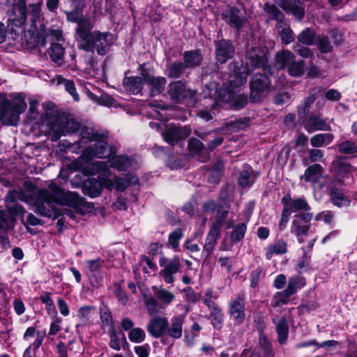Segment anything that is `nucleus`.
I'll list each match as a JSON object with an SVG mask.
<instances>
[{
	"label": "nucleus",
	"mask_w": 357,
	"mask_h": 357,
	"mask_svg": "<svg viewBox=\"0 0 357 357\" xmlns=\"http://www.w3.org/2000/svg\"><path fill=\"white\" fill-rule=\"evenodd\" d=\"M23 186L24 188L15 190L13 195H8L6 202L13 203L17 198L26 203L36 213L43 217L51 218L52 213L54 219L61 216V213L55 204L73 207L82 214L93 209V204L86 202L84 197L74 192H64L54 182L47 188L36 189L34 183L29 181H25Z\"/></svg>",
	"instance_id": "1"
},
{
	"label": "nucleus",
	"mask_w": 357,
	"mask_h": 357,
	"mask_svg": "<svg viewBox=\"0 0 357 357\" xmlns=\"http://www.w3.org/2000/svg\"><path fill=\"white\" fill-rule=\"evenodd\" d=\"M82 140L90 142L91 144L85 148L82 155L73 160L70 165V169L73 171H80L85 176L99 174L102 176L110 175L108 164L105 161L91 162L95 158H107L113 154V149L105 140L107 133L99 132L93 128L84 127L80 132Z\"/></svg>",
	"instance_id": "2"
},
{
	"label": "nucleus",
	"mask_w": 357,
	"mask_h": 357,
	"mask_svg": "<svg viewBox=\"0 0 357 357\" xmlns=\"http://www.w3.org/2000/svg\"><path fill=\"white\" fill-rule=\"evenodd\" d=\"M93 28L92 21L80 22L76 36L78 47L86 52H94L96 50L99 55H106L113 43V34L109 32L92 31Z\"/></svg>",
	"instance_id": "3"
},
{
	"label": "nucleus",
	"mask_w": 357,
	"mask_h": 357,
	"mask_svg": "<svg viewBox=\"0 0 357 357\" xmlns=\"http://www.w3.org/2000/svg\"><path fill=\"white\" fill-rule=\"evenodd\" d=\"M334 178L331 181L327 187L331 202L337 207H348L350 205L349 197L345 195L342 190L338 188L340 185H348L353 182L351 174V167L347 162L337 160L333 162Z\"/></svg>",
	"instance_id": "4"
},
{
	"label": "nucleus",
	"mask_w": 357,
	"mask_h": 357,
	"mask_svg": "<svg viewBox=\"0 0 357 357\" xmlns=\"http://www.w3.org/2000/svg\"><path fill=\"white\" fill-rule=\"evenodd\" d=\"M246 82V75L241 74L238 78L231 77L223 84L220 90L218 97L225 102H231L235 109L243 108L247 104L248 98L244 94L239 93L241 86Z\"/></svg>",
	"instance_id": "5"
},
{
	"label": "nucleus",
	"mask_w": 357,
	"mask_h": 357,
	"mask_svg": "<svg viewBox=\"0 0 357 357\" xmlns=\"http://www.w3.org/2000/svg\"><path fill=\"white\" fill-rule=\"evenodd\" d=\"M267 59L266 53L259 47H254L248 51L244 66H239L236 63H231L229 65L231 70V77L238 78V75L245 74L248 75L257 68H262L266 70Z\"/></svg>",
	"instance_id": "6"
},
{
	"label": "nucleus",
	"mask_w": 357,
	"mask_h": 357,
	"mask_svg": "<svg viewBox=\"0 0 357 357\" xmlns=\"http://www.w3.org/2000/svg\"><path fill=\"white\" fill-rule=\"evenodd\" d=\"M26 109L22 98L17 97L10 102L5 96H0V121L10 126H16L20 114Z\"/></svg>",
	"instance_id": "7"
},
{
	"label": "nucleus",
	"mask_w": 357,
	"mask_h": 357,
	"mask_svg": "<svg viewBox=\"0 0 357 357\" xmlns=\"http://www.w3.org/2000/svg\"><path fill=\"white\" fill-rule=\"evenodd\" d=\"M80 123L74 119L62 115L56 118L50 126L49 131L52 132V141H57L60 137L66 133H73L78 131Z\"/></svg>",
	"instance_id": "8"
},
{
	"label": "nucleus",
	"mask_w": 357,
	"mask_h": 357,
	"mask_svg": "<svg viewBox=\"0 0 357 357\" xmlns=\"http://www.w3.org/2000/svg\"><path fill=\"white\" fill-rule=\"evenodd\" d=\"M159 265L162 268L159 276L166 284H172L175 281L174 275L179 273L181 268L180 257L176 255L172 259H168L162 254L159 259Z\"/></svg>",
	"instance_id": "9"
},
{
	"label": "nucleus",
	"mask_w": 357,
	"mask_h": 357,
	"mask_svg": "<svg viewBox=\"0 0 357 357\" xmlns=\"http://www.w3.org/2000/svg\"><path fill=\"white\" fill-rule=\"evenodd\" d=\"M250 100L252 102H258L268 93L271 82L267 76L256 73L250 81Z\"/></svg>",
	"instance_id": "10"
},
{
	"label": "nucleus",
	"mask_w": 357,
	"mask_h": 357,
	"mask_svg": "<svg viewBox=\"0 0 357 357\" xmlns=\"http://www.w3.org/2000/svg\"><path fill=\"white\" fill-rule=\"evenodd\" d=\"M196 91L186 87L185 83L181 81H176L168 86L167 93L172 102L181 103L183 101L193 102L195 98Z\"/></svg>",
	"instance_id": "11"
},
{
	"label": "nucleus",
	"mask_w": 357,
	"mask_h": 357,
	"mask_svg": "<svg viewBox=\"0 0 357 357\" xmlns=\"http://www.w3.org/2000/svg\"><path fill=\"white\" fill-rule=\"evenodd\" d=\"M312 213H302L294 216L291 226V232L294 234L299 243H304V236H307L310 229V221Z\"/></svg>",
	"instance_id": "12"
},
{
	"label": "nucleus",
	"mask_w": 357,
	"mask_h": 357,
	"mask_svg": "<svg viewBox=\"0 0 357 357\" xmlns=\"http://www.w3.org/2000/svg\"><path fill=\"white\" fill-rule=\"evenodd\" d=\"M10 24L20 27L24 24L27 17V8L25 0H14L11 9L8 11Z\"/></svg>",
	"instance_id": "13"
},
{
	"label": "nucleus",
	"mask_w": 357,
	"mask_h": 357,
	"mask_svg": "<svg viewBox=\"0 0 357 357\" xmlns=\"http://www.w3.org/2000/svg\"><path fill=\"white\" fill-rule=\"evenodd\" d=\"M191 130L188 126H178L175 124L166 126L165 131L162 132L164 140L169 144H174L178 140L188 137Z\"/></svg>",
	"instance_id": "14"
},
{
	"label": "nucleus",
	"mask_w": 357,
	"mask_h": 357,
	"mask_svg": "<svg viewBox=\"0 0 357 357\" xmlns=\"http://www.w3.org/2000/svg\"><path fill=\"white\" fill-rule=\"evenodd\" d=\"M215 47L216 59L220 63H224L232 57L234 47L229 40L225 39L215 40Z\"/></svg>",
	"instance_id": "15"
},
{
	"label": "nucleus",
	"mask_w": 357,
	"mask_h": 357,
	"mask_svg": "<svg viewBox=\"0 0 357 357\" xmlns=\"http://www.w3.org/2000/svg\"><path fill=\"white\" fill-rule=\"evenodd\" d=\"M168 326V320L166 317L155 316L149 321L146 330L151 336L159 338L166 332Z\"/></svg>",
	"instance_id": "16"
},
{
	"label": "nucleus",
	"mask_w": 357,
	"mask_h": 357,
	"mask_svg": "<svg viewBox=\"0 0 357 357\" xmlns=\"http://www.w3.org/2000/svg\"><path fill=\"white\" fill-rule=\"evenodd\" d=\"M222 19L227 24L237 29L244 26L247 22L246 17L242 15L240 10L234 7L225 10Z\"/></svg>",
	"instance_id": "17"
},
{
	"label": "nucleus",
	"mask_w": 357,
	"mask_h": 357,
	"mask_svg": "<svg viewBox=\"0 0 357 357\" xmlns=\"http://www.w3.org/2000/svg\"><path fill=\"white\" fill-rule=\"evenodd\" d=\"M42 1L33 3L29 6L31 12V22L34 30L40 33L45 31V26L43 23L44 17L41 12Z\"/></svg>",
	"instance_id": "18"
},
{
	"label": "nucleus",
	"mask_w": 357,
	"mask_h": 357,
	"mask_svg": "<svg viewBox=\"0 0 357 357\" xmlns=\"http://www.w3.org/2000/svg\"><path fill=\"white\" fill-rule=\"evenodd\" d=\"M229 313L237 323L241 324L245 318V301L241 297L235 298L229 303Z\"/></svg>",
	"instance_id": "19"
},
{
	"label": "nucleus",
	"mask_w": 357,
	"mask_h": 357,
	"mask_svg": "<svg viewBox=\"0 0 357 357\" xmlns=\"http://www.w3.org/2000/svg\"><path fill=\"white\" fill-rule=\"evenodd\" d=\"M280 6L287 13L294 15L298 20L304 17L305 9L298 0H284Z\"/></svg>",
	"instance_id": "20"
},
{
	"label": "nucleus",
	"mask_w": 357,
	"mask_h": 357,
	"mask_svg": "<svg viewBox=\"0 0 357 357\" xmlns=\"http://www.w3.org/2000/svg\"><path fill=\"white\" fill-rule=\"evenodd\" d=\"M305 129L308 132H313L317 130H331V126L326 123V120L320 118L319 116H310L304 124Z\"/></svg>",
	"instance_id": "21"
},
{
	"label": "nucleus",
	"mask_w": 357,
	"mask_h": 357,
	"mask_svg": "<svg viewBox=\"0 0 357 357\" xmlns=\"http://www.w3.org/2000/svg\"><path fill=\"white\" fill-rule=\"evenodd\" d=\"M152 290L162 306L170 305L176 298L174 294L162 286H153Z\"/></svg>",
	"instance_id": "22"
},
{
	"label": "nucleus",
	"mask_w": 357,
	"mask_h": 357,
	"mask_svg": "<svg viewBox=\"0 0 357 357\" xmlns=\"http://www.w3.org/2000/svg\"><path fill=\"white\" fill-rule=\"evenodd\" d=\"M184 319V315L174 316L171 319L170 326L169 328L167 327L166 331L170 337L175 339H178L181 337Z\"/></svg>",
	"instance_id": "23"
},
{
	"label": "nucleus",
	"mask_w": 357,
	"mask_h": 357,
	"mask_svg": "<svg viewBox=\"0 0 357 357\" xmlns=\"http://www.w3.org/2000/svg\"><path fill=\"white\" fill-rule=\"evenodd\" d=\"M102 185L100 183V178H88L85 181L83 186V191L84 194L91 197H96L102 192Z\"/></svg>",
	"instance_id": "24"
},
{
	"label": "nucleus",
	"mask_w": 357,
	"mask_h": 357,
	"mask_svg": "<svg viewBox=\"0 0 357 357\" xmlns=\"http://www.w3.org/2000/svg\"><path fill=\"white\" fill-rule=\"evenodd\" d=\"M107 162H109V168L113 167L118 171H126L132 165V160L124 155L112 157Z\"/></svg>",
	"instance_id": "25"
},
{
	"label": "nucleus",
	"mask_w": 357,
	"mask_h": 357,
	"mask_svg": "<svg viewBox=\"0 0 357 357\" xmlns=\"http://www.w3.org/2000/svg\"><path fill=\"white\" fill-rule=\"evenodd\" d=\"M123 84L127 91L133 94L139 93L143 87L142 78L139 77H125Z\"/></svg>",
	"instance_id": "26"
},
{
	"label": "nucleus",
	"mask_w": 357,
	"mask_h": 357,
	"mask_svg": "<svg viewBox=\"0 0 357 357\" xmlns=\"http://www.w3.org/2000/svg\"><path fill=\"white\" fill-rule=\"evenodd\" d=\"M306 284L305 279L301 275H296L290 277L288 280V283L286 289L287 295L292 296Z\"/></svg>",
	"instance_id": "27"
},
{
	"label": "nucleus",
	"mask_w": 357,
	"mask_h": 357,
	"mask_svg": "<svg viewBox=\"0 0 357 357\" xmlns=\"http://www.w3.org/2000/svg\"><path fill=\"white\" fill-rule=\"evenodd\" d=\"M287 252V244L282 239L278 240L273 244L269 245L266 248V257L271 259L275 255H283Z\"/></svg>",
	"instance_id": "28"
},
{
	"label": "nucleus",
	"mask_w": 357,
	"mask_h": 357,
	"mask_svg": "<svg viewBox=\"0 0 357 357\" xmlns=\"http://www.w3.org/2000/svg\"><path fill=\"white\" fill-rule=\"evenodd\" d=\"M104 265V261L100 258L86 260L84 262V271L89 277H95Z\"/></svg>",
	"instance_id": "29"
},
{
	"label": "nucleus",
	"mask_w": 357,
	"mask_h": 357,
	"mask_svg": "<svg viewBox=\"0 0 357 357\" xmlns=\"http://www.w3.org/2000/svg\"><path fill=\"white\" fill-rule=\"evenodd\" d=\"M48 54L55 63L61 64L63 62L65 49L62 43H51V46L48 49Z\"/></svg>",
	"instance_id": "30"
},
{
	"label": "nucleus",
	"mask_w": 357,
	"mask_h": 357,
	"mask_svg": "<svg viewBox=\"0 0 357 357\" xmlns=\"http://www.w3.org/2000/svg\"><path fill=\"white\" fill-rule=\"evenodd\" d=\"M257 177V174L250 167H245L240 174L238 183L243 188L250 187L255 182Z\"/></svg>",
	"instance_id": "31"
},
{
	"label": "nucleus",
	"mask_w": 357,
	"mask_h": 357,
	"mask_svg": "<svg viewBox=\"0 0 357 357\" xmlns=\"http://www.w3.org/2000/svg\"><path fill=\"white\" fill-rule=\"evenodd\" d=\"M294 60V54L289 50L278 52L275 56V66L278 69H282Z\"/></svg>",
	"instance_id": "32"
},
{
	"label": "nucleus",
	"mask_w": 357,
	"mask_h": 357,
	"mask_svg": "<svg viewBox=\"0 0 357 357\" xmlns=\"http://www.w3.org/2000/svg\"><path fill=\"white\" fill-rule=\"evenodd\" d=\"M220 234V231L211 227L204 245V252L206 253L207 256H209L212 253Z\"/></svg>",
	"instance_id": "33"
},
{
	"label": "nucleus",
	"mask_w": 357,
	"mask_h": 357,
	"mask_svg": "<svg viewBox=\"0 0 357 357\" xmlns=\"http://www.w3.org/2000/svg\"><path fill=\"white\" fill-rule=\"evenodd\" d=\"M323 171L324 169L319 164H314L305 169L304 174L301 176V179L304 178L306 181H315Z\"/></svg>",
	"instance_id": "34"
},
{
	"label": "nucleus",
	"mask_w": 357,
	"mask_h": 357,
	"mask_svg": "<svg viewBox=\"0 0 357 357\" xmlns=\"http://www.w3.org/2000/svg\"><path fill=\"white\" fill-rule=\"evenodd\" d=\"M334 136L331 133H320L312 136L310 144L313 147H321L324 144H328L333 140Z\"/></svg>",
	"instance_id": "35"
},
{
	"label": "nucleus",
	"mask_w": 357,
	"mask_h": 357,
	"mask_svg": "<svg viewBox=\"0 0 357 357\" xmlns=\"http://www.w3.org/2000/svg\"><path fill=\"white\" fill-rule=\"evenodd\" d=\"M144 301L147 313L151 316L158 313L160 309L162 307L156 297L146 296L144 297Z\"/></svg>",
	"instance_id": "36"
},
{
	"label": "nucleus",
	"mask_w": 357,
	"mask_h": 357,
	"mask_svg": "<svg viewBox=\"0 0 357 357\" xmlns=\"http://www.w3.org/2000/svg\"><path fill=\"white\" fill-rule=\"evenodd\" d=\"M288 205V211L298 212L299 211H309L311 208L307 204V201L303 197L294 199L291 201V203Z\"/></svg>",
	"instance_id": "37"
},
{
	"label": "nucleus",
	"mask_w": 357,
	"mask_h": 357,
	"mask_svg": "<svg viewBox=\"0 0 357 357\" xmlns=\"http://www.w3.org/2000/svg\"><path fill=\"white\" fill-rule=\"evenodd\" d=\"M297 38L300 43L305 45H312L316 41V33L313 29L306 28L298 34Z\"/></svg>",
	"instance_id": "38"
},
{
	"label": "nucleus",
	"mask_w": 357,
	"mask_h": 357,
	"mask_svg": "<svg viewBox=\"0 0 357 357\" xmlns=\"http://www.w3.org/2000/svg\"><path fill=\"white\" fill-rule=\"evenodd\" d=\"M148 84L151 86V94L158 95L165 89L166 79L164 77H154Z\"/></svg>",
	"instance_id": "39"
},
{
	"label": "nucleus",
	"mask_w": 357,
	"mask_h": 357,
	"mask_svg": "<svg viewBox=\"0 0 357 357\" xmlns=\"http://www.w3.org/2000/svg\"><path fill=\"white\" fill-rule=\"evenodd\" d=\"M276 330L278 335V341L280 344L286 342L288 337V330L289 327L287 325V319L285 317H282L276 324Z\"/></svg>",
	"instance_id": "40"
},
{
	"label": "nucleus",
	"mask_w": 357,
	"mask_h": 357,
	"mask_svg": "<svg viewBox=\"0 0 357 357\" xmlns=\"http://www.w3.org/2000/svg\"><path fill=\"white\" fill-rule=\"evenodd\" d=\"M202 61L201 54L198 51L186 52L184 54L185 67H194L199 66Z\"/></svg>",
	"instance_id": "41"
},
{
	"label": "nucleus",
	"mask_w": 357,
	"mask_h": 357,
	"mask_svg": "<svg viewBox=\"0 0 357 357\" xmlns=\"http://www.w3.org/2000/svg\"><path fill=\"white\" fill-rule=\"evenodd\" d=\"M57 82L58 84H64L66 91H68L72 96L73 98L75 101H78L79 100V95L76 91L75 83L73 80L66 79L61 76H58Z\"/></svg>",
	"instance_id": "42"
},
{
	"label": "nucleus",
	"mask_w": 357,
	"mask_h": 357,
	"mask_svg": "<svg viewBox=\"0 0 357 357\" xmlns=\"http://www.w3.org/2000/svg\"><path fill=\"white\" fill-rule=\"evenodd\" d=\"M229 214L228 210H222L218 208L217 214L215 215V220L211 224V227L221 231V228L224 225L225 220L227 219Z\"/></svg>",
	"instance_id": "43"
},
{
	"label": "nucleus",
	"mask_w": 357,
	"mask_h": 357,
	"mask_svg": "<svg viewBox=\"0 0 357 357\" xmlns=\"http://www.w3.org/2000/svg\"><path fill=\"white\" fill-rule=\"evenodd\" d=\"M210 317L211 319V324L214 328L220 329L222 326L223 314L222 310L218 306L211 310Z\"/></svg>",
	"instance_id": "44"
},
{
	"label": "nucleus",
	"mask_w": 357,
	"mask_h": 357,
	"mask_svg": "<svg viewBox=\"0 0 357 357\" xmlns=\"http://www.w3.org/2000/svg\"><path fill=\"white\" fill-rule=\"evenodd\" d=\"M109 346L111 348L116 351H119L121 349V340H125L126 337L125 335L122 333H116L114 328H112L109 334Z\"/></svg>",
	"instance_id": "45"
},
{
	"label": "nucleus",
	"mask_w": 357,
	"mask_h": 357,
	"mask_svg": "<svg viewBox=\"0 0 357 357\" xmlns=\"http://www.w3.org/2000/svg\"><path fill=\"white\" fill-rule=\"evenodd\" d=\"M138 179L135 176H131L129 180H126L118 176L114 177V188L119 191H123L128 186L129 183L135 184Z\"/></svg>",
	"instance_id": "46"
},
{
	"label": "nucleus",
	"mask_w": 357,
	"mask_h": 357,
	"mask_svg": "<svg viewBox=\"0 0 357 357\" xmlns=\"http://www.w3.org/2000/svg\"><path fill=\"white\" fill-rule=\"evenodd\" d=\"M290 296L287 294L285 290L277 292L272 298L271 305L275 307L286 305L289 303Z\"/></svg>",
	"instance_id": "47"
},
{
	"label": "nucleus",
	"mask_w": 357,
	"mask_h": 357,
	"mask_svg": "<svg viewBox=\"0 0 357 357\" xmlns=\"http://www.w3.org/2000/svg\"><path fill=\"white\" fill-rule=\"evenodd\" d=\"M316 41L317 42V48L321 53H328L332 51L333 46L326 36H319Z\"/></svg>",
	"instance_id": "48"
},
{
	"label": "nucleus",
	"mask_w": 357,
	"mask_h": 357,
	"mask_svg": "<svg viewBox=\"0 0 357 357\" xmlns=\"http://www.w3.org/2000/svg\"><path fill=\"white\" fill-rule=\"evenodd\" d=\"M264 10L271 16V18L278 22H282L283 20V13L274 4L266 3L264 6Z\"/></svg>",
	"instance_id": "49"
},
{
	"label": "nucleus",
	"mask_w": 357,
	"mask_h": 357,
	"mask_svg": "<svg viewBox=\"0 0 357 357\" xmlns=\"http://www.w3.org/2000/svg\"><path fill=\"white\" fill-rule=\"evenodd\" d=\"M185 68L183 63H174L167 69V76L172 78H178L182 75Z\"/></svg>",
	"instance_id": "50"
},
{
	"label": "nucleus",
	"mask_w": 357,
	"mask_h": 357,
	"mask_svg": "<svg viewBox=\"0 0 357 357\" xmlns=\"http://www.w3.org/2000/svg\"><path fill=\"white\" fill-rule=\"evenodd\" d=\"M288 73L293 77H300L304 73V63L303 61L296 62L294 60L289 64Z\"/></svg>",
	"instance_id": "51"
},
{
	"label": "nucleus",
	"mask_w": 357,
	"mask_h": 357,
	"mask_svg": "<svg viewBox=\"0 0 357 357\" xmlns=\"http://www.w3.org/2000/svg\"><path fill=\"white\" fill-rule=\"evenodd\" d=\"M86 70L89 75L91 77H100L103 75L102 70L100 68L93 58H91L89 61Z\"/></svg>",
	"instance_id": "52"
},
{
	"label": "nucleus",
	"mask_w": 357,
	"mask_h": 357,
	"mask_svg": "<svg viewBox=\"0 0 357 357\" xmlns=\"http://www.w3.org/2000/svg\"><path fill=\"white\" fill-rule=\"evenodd\" d=\"M183 237V232L180 229H177L169 234L168 237V243L169 246L176 250L178 247L179 241Z\"/></svg>",
	"instance_id": "53"
},
{
	"label": "nucleus",
	"mask_w": 357,
	"mask_h": 357,
	"mask_svg": "<svg viewBox=\"0 0 357 357\" xmlns=\"http://www.w3.org/2000/svg\"><path fill=\"white\" fill-rule=\"evenodd\" d=\"M145 337V332L140 328H135L132 329L128 334L129 340L135 343L142 342L144 340Z\"/></svg>",
	"instance_id": "54"
},
{
	"label": "nucleus",
	"mask_w": 357,
	"mask_h": 357,
	"mask_svg": "<svg viewBox=\"0 0 357 357\" xmlns=\"http://www.w3.org/2000/svg\"><path fill=\"white\" fill-rule=\"evenodd\" d=\"M247 227L244 223L238 224L231 234V238L233 241H239L243 238Z\"/></svg>",
	"instance_id": "55"
},
{
	"label": "nucleus",
	"mask_w": 357,
	"mask_h": 357,
	"mask_svg": "<svg viewBox=\"0 0 357 357\" xmlns=\"http://www.w3.org/2000/svg\"><path fill=\"white\" fill-rule=\"evenodd\" d=\"M339 151L345 154H354L357 152V145L351 141L346 140L340 144Z\"/></svg>",
	"instance_id": "56"
},
{
	"label": "nucleus",
	"mask_w": 357,
	"mask_h": 357,
	"mask_svg": "<svg viewBox=\"0 0 357 357\" xmlns=\"http://www.w3.org/2000/svg\"><path fill=\"white\" fill-rule=\"evenodd\" d=\"M100 320L102 321L103 326L110 327V328H112V324H113L112 317L111 315V312L106 307H103L100 308Z\"/></svg>",
	"instance_id": "57"
},
{
	"label": "nucleus",
	"mask_w": 357,
	"mask_h": 357,
	"mask_svg": "<svg viewBox=\"0 0 357 357\" xmlns=\"http://www.w3.org/2000/svg\"><path fill=\"white\" fill-rule=\"evenodd\" d=\"M41 35H44L47 37L51 38V43H60L64 40L62 31L59 29H49L46 30L45 32L40 33Z\"/></svg>",
	"instance_id": "58"
},
{
	"label": "nucleus",
	"mask_w": 357,
	"mask_h": 357,
	"mask_svg": "<svg viewBox=\"0 0 357 357\" xmlns=\"http://www.w3.org/2000/svg\"><path fill=\"white\" fill-rule=\"evenodd\" d=\"M140 266L142 267L145 273H150L151 271H156L157 266L151 259L146 256L141 257L139 261Z\"/></svg>",
	"instance_id": "59"
},
{
	"label": "nucleus",
	"mask_w": 357,
	"mask_h": 357,
	"mask_svg": "<svg viewBox=\"0 0 357 357\" xmlns=\"http://www.w3.org/2000/svg\"><path fill=\"white\" fill-rule=\"evenodd\" d=\"M314 100L315 97L314 95H310L305 99L303 106L299 107L298 109L299 117H303L309 112L310 107L314 102Z\"/></svg>",
	"instance_id": "60"
},
{
	"label": "nucleus",
	"mask_w": 357,
	"mask_h": 357,
	"mask_svg": "<svg viewBox=\"0 0 357 357\" xmlns=\"http://www.w3.org/2000/svg\"><path fill=\"white\" fill-rule=\"evenodd\" d=\"M93 309V307L90 305H84L79 307L77 311L79 319L84 322L89 321Z\"/></svg>",
	"instance_id": "61"
},
{
	"label": "nucleus",
	"mask_w": 357,
	"mask_h": 357,
	"mask_svg": "<svg viewBox=\"0 0 357 357\" xmlns=\"http://www.w3.org/2000/svg\"><path fill=\"white\" fill-rule=\"evenodd\" d=\"M259 344L264 351V354L267 357H273V353L270 347V342L268 337L261 333L259 335Z\"/></svg>",
	"instance_id": "62"
},
{
	"label": "nucleus",
	"mask_w": 357,
	"mask_h": 357,
	"mask_svg": "<svg viewBox=\"0 0 357 357\" xmlns=\"http://www.w3.org/2000/svg\"><path fill=\"white\" fill-rule=\"evenodd\" d=\"M213 297H214L213 291L212 289L209 288L206 290L202 299L204 303L208 307L210 310L218 306L217 304L212 300Z\"/></svg>",
	"instance_id": "63"
},
{
	"label": "nucleus",
	"mask_w": 357,
	"mask_h": 357,
	"mask_svg": "<svg viewBox=\"0 0 357 357\" xmlns=\"http://www.w3.org/2000/svg\"><path fill=\"white\" fill-rule=\"evenodd\" d=\"M309 159L312 162H323L324 153L318 149H310L309 151Z\"/></svg>",
	"instance_id": "64"
}]
</instances>
